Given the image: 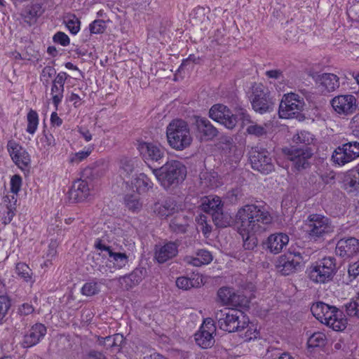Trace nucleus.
<instances>
[{
  "instance_id": "obj_8",
  "label": "nucleus",
  "mask_w": 359,
  "mask_h": 359,
  "mask_svg": "<svg viewBox=\"0 0 359 359\" xmlns=\"http://www.w3.org/2000/svg\"><path fill=\"white\" fill-rule=\"evenodd\" d=\"M305 102L300 95L294 93L284 94L279 105L278 114L282 118L297 117L304 110Z\"/></svg>"
},
{
  "instance_id": "obj_63",
  "label": "nucleus",
  "mask_w": 359,
  "mask_h": 359,
  "mask_svg": "<svg viewBox=\"0 0 359 359\" xmlns=\"http://www.w3.org/2000/svg\"><path fill=\"white\" fill-rule=\"evenodd\" d=\"M348 273L349 278L355 279L359 276V259L348 266Z\"/></svg>"
},
{
  "instance_id": "obj_9",
  "label": "nucleus",
  "mask_w": 359,
  "mask_h": 359,
  "mask_svg": "<svg viewBox=\"0 0 359 359\" xmlns=\"http://www.w3.org/2000/svg\"><path fill=\"white\" fill-rule=\"evenodd\" d=\"M251 104L252 109L260 114H264L273 110L274 103L269 93L265 90L261 83H255L252 87Z\"/></svg>"
},
{
  "instance_id": "obj_15",
  "label": "nucleus",
  "mask_w": 359,
  "mask_h": 359,
  "mask_svg": "<svg viewBox=\"0 0 359 359\" xmlns=\"http://www.w3.org/2000/svg\"><path fill=\"white\" fill-rule=\"evenodd\" d=\"M334 111L339 116H348L353 114L357 109V100L353 95H338L330 101Z\"/></svg>"
},
{
  "instance_id": "obj_35",
  "label": "nucleus",
  "mask_w": 359,
  "mask_h": 359,
  "mask_svg": "<svg viewBox=\"0 0 359 359\" xmlns=\"http://www.w3.org/2000/svg\"><path fill=\"white\" fill-rule=\"evenodd\" d=\"M138 193H144L153 187V182L144 173H140L132 182Z\"/></svg>"
},
{
  "instance_id": "obj_17",
  "label": "nucleus",
  "mask_w": 359,
  "mask_h": 359,
  "mask_svg": "<svg viewBox=\"0 0 359 359\" xmlns=\"http://www.w3.org/2000/svg\"><path fill=\"white\" fill-rule=\"evenodd\" d=\"M7 149L12 161L20 169L27 168L30 162V156L19 143L11 140L7 143Z\"/></svg>"
},
{
  "instance_id": "obj_23",
  "label": "nucleus",
  "mask_w": 359,
  "mask_h": 359,
  "mask_svg": "<svg viewBox=\"0 0 359 359\" xmlns=\"http://www.w3.org/2000/svg\"><path fill=\"white\" fill-rule=\"evenodd\" d=\"M289 242V237L283 233H274L269 236L266 242V248L273 254H278Z\"/></svg>"
},
{
  "instance_id": "obj_30",
  "label": "nucleus",
  "mask_w": 359,
  "mask_h": 359,
  "mask_svg": "<svg viewBox=\"0 0 359 359\" xmlns=\"http://www.w3.org/2000/svg\"><path fill=\"white\" fill-rule=\"evenodd\" d=\"M314 138L308 131H301L294 135L292 140V145L295 148H306L311 149L309 145L313 142Z\"/></svg>"
},
{
  "instance_id": "obj_19",
  "label": "nucleus",
  "mask_w": 359,
  "mask_h": 359,
  "mask_svg": "<svg viewBox=\"0 0 359 359\" xmlns=\"http://www.w3.org/2000/svg\"><path fill=\"white\" fill-rule=\"evenodd\" d=\"M195 125L196 127L197 135L201 140H211L218 134L217 129L205 118L196 116Z\"/></svg>"
},
{
  "instance_id": "obj_4",
  "label": "nucleus",
  "mask_w": 359,
  "mask_h": 359,
  "mask_svg": "<svg viewBox=\"0 0 359 359\" xmlns=\"http://www.w3.org/2000/svg\"><path fill=\"white\" fill-rule=\"evenodd\" d=\"M166 136L170 147L177 151L185 149L192 142L189 126L182 119H175L168 124Z\"/></svg>"
},
{
  "instance_id": "obj_29",
  "label": "nucleus",
  "mask_w": 359,
  "mask_h": 359,
  "mask_svg": "<svg viewBox=\"0 0 359 359\" xmlns=\"http://www.w3.org/2000/svg\"><path fill=\"white\" fill-rule=\"evenodd\" d=\"M217 297L223 305L235 306L238 304L239 296L233 292V289L228 287L219 288Z\"/></svg>"
},
{
  "instance_id": "obj_59",
  "label": "nucleus",
  "mask_w": 359,
  "mask_h": 359,
  "mask_svg": "<svg viewBox=\"0 0 359 359\" xmlns=\"http://www.w3.org/2000/svg\"><path fill=\"white\" fill-rule=\"evenodd\" d=\"M344 146H346V149H348V154L352 156V157L355 159L359 157V142H349L348 143L344 144Z\"/></svg>"
},
{
  "instance_id": "obj_44",
  "label": "nucleus",
  "mask_w": 359,
  "mask_h": 359,
  "mask_svg": "<svg viewBox=\"0 0 359 359\" xmlns=\"http://www.w3.org/2000/svg\"><path fill=\"white\" fill-rule=\"evenodd\" d=\"M27 127L26 131L33 135L39 125V116L36 111L30 109L27 116Z\"/></svg>"
},
{
  "instance_id": "obj_40",
  "label": "nucleus",
  "mask_w": 359,
  "mask_h": 359,
  "mask_svg": "<svg viewBox=\"0 0 359 359\" xmlns=\"http://www.w3.org/2000/svg\"><path fill=\"white\" fill-rule=\"evenodd\" d=\"M201 282L202 279L200 277L195 278L182 276L177 278L176 285L180 289L189 290L192 287H199Z\"/></svg>"
},
{
  "instance_id": "obj_25",
  "label": "nucleus",
  "mask_w": 359,
  "mask_h": 359,
  "mask_svg": "<svg viewBox=\"0 0 359 359\" xmlns=\"http://www.w3.org/2000/svg\"><path fill=\"white\" fill-rule=\"evenodd\" d=\"M123 336L121 334H116L106 337H99L97 344L104 346L107 350H110L113 353L118 352L121 350L123 343Z\"/></svg>"
},
{
  "instance_id": "obj_3",
  "label": "nucleus",
  "mask_w": 359,
  "mask_h": 359,
  "mask_svg": "<svg viewBox=\"0 0 359 359\" xmlns=\"http://www.w3.org/2000/svg\"><path fill=\"white\" fill-rule=\"evenodd\" d=\"M157 180L166 189L177 186L182 182L187 175L186 167L179 161H167L158 168L152 169Z\"/></svg>"
},
{
  "instance_id": "obj_13",
  "label": "nucleus",
  "mask_w": 359,
  "mask_h": 359,
  "mask_svg": "<svg viewBox=\"0 0 359 359\" xmlns=\"http://www.w3.org/2000/svg\"><path fill=\"white\" fill-rule=\"evenodd\" d=\"M209 116L228 129H233L238 123L237 116L226 106L221 104H215L210 108Z\"/></svg>"
},
{
  "instance_id": "obj_10",
  "label": "nucleus",
  "mask_w": 359,
  "mask_h": 359,
  "mask_svg": "<svg viewBox=\"0 0 359 359\" xmlns=\"http://www.w3.org/2000/svg\"><path fill=\"white\" fill-rule=\"evenodd\" d=\"M249 154L250 161L254 170L266 175L274 170L272 158L266 149L254 147L252 148Z\"/></svg>"
},
{
  "instance_id": "obj_28",
  "label": "nucleus",
  "mask_w": 359,
  "mask_h": 359,
  "mask_svg": "<svg viewBox=\"0 0 359 359\" xmlns=\"http://www.w3.org/2000/svg\"><path fill=\"white\" fill-rule=\"evenodd\" d=\"M177 210V203L172 198L165 200L162 204L156 203L154 205V212L161 217H167Z\"/></svg>"
},
{
  "instance_id": "obj_7",
  "label": "nucleus",
  "mask_w": 359,
  "mask_h": 359,
  "mask_svg": "<svg viewBox=\"0 0 359 359\" xmlns=\"http://www.w3.org/2000/svg\"><path fill=\"white\" fill-rule=\"evenodd\" d=\"M306 232L309 237L317 240L334 231V226L328 217L319 215H310L305 222Z\"/></svg>"
},
{
  "instance_id": "obj_31",
  "label": "nucleus",
  "mask_w": 359,
  "mask_h": 359,
  "mask_svg": "<svg viewBox=\"0 0 359 359\" xmlns=\"http://www.w3.org/2000/svg\"><path fill=\"white\" fill-rule=\"evenodd\" d=\"M346 146L342 144L341 147H338L332 154V159L333 162L339 165H344L352 161L354 158L348 154Z\"/></svg>"
},
{
  "instance_id": "obj_64",
  "label": "nucleus",
  "mask_w": 359,
  "mask_h": 359,
  "mask_svg": "<svg viewBox=\"0 0 359 359\" xmlns=\"http://www.w3.org/2000/svg\"><path fill=\"white\" fill-rule=\"evenodd\" d=\"M34 309L32 304L28 303L23 304L18 309V312L21 316H27L34 312Z\"/></svg>"
},
{
  "instance_id": "obj_14",
  "label": "nucleus",
  "mask_w": 359,
  "mask_h": 359,
  "mask_svg": "<svg viewBox=\"0 0 359 359\" xmlns=\"http://www.w3.org/2000/svg\"><path fill=\"white\" fill-rule=\"evenodd\" d=\"M302 262L303 257L300 252L289 251L279 257L276 266L283 275L287 276L296 272Z\"/></svg>"
},
{
  "instance_id": "obj_50",
  "label": "nucleus",
  "mask_w": 359,
  "mask_h": 359,
  "mask_svg": "<svg viewBox=\"0 0 359 359\" xmlns=\"http://www.w3.org/2000/svg\"><path fill=\"white\" fill-rule=\"evenodd\" d=\"M326 340L325 335L322 332L313 334L308 339V344L311 347H318L323 346Z\"/></svg>"
},
{
  "instance_id": "obj_61",
  "label": "nucleus",
  "mask_w": 359,
  "mask_h": 359,
  "mask_svg": "<svg viewBox=\"0 0 359 359\" xmlns=\"http://www.w3.org/2000/svg\"><path fill=\"white\" fill-rule=\"evenodd\" d=\"M53 41L55 43H58L63 46H66L69 44V36L62 32H58L54 35Z\"/></svg>"
},
{
  "instance_id": "obj_62",
  "label": "nucleus",
  "mask_w": 359,
  "mask_h": 359,
  "mask_svg": "<svg viewBox=\"0 0 359 359\" xmlns=\"http://www.w3.org/2000/svg\"><path fill=\"white\" fill-rule=\"evenodd\" d=\"M350 127L353 135L359 138V114L352 118L350 122Z\"/></svg>"
},
{
  "instance_id": "obj_20",
  "label": "nucleus",
  "mask_w": 359,
  "mask_h": 359,
  "mask_svg": "<svg viewBox=\"0 0 359 359\" xmlns=\"http://www.w3.org/2000/svg\"><path fill=\"white\" fill-rule=\"evenodd\" d=\"M179 245L177 241H168L163 245H156L155 258L157 262L165 263L175 257L178 253Z\"/></svg>"
},
{
  "instance_id": "obj_54",
  "label": "nucleus",
  "mask_w": 359,
  "mask_h": 359,
  "mask_svg": "<svg viewBox=\"0 0 359 359\" xmlns=\"http://www.w3.org/2000/svg\"><path fill=\"white\" fill-rule=\"evenodd\" d=\"M98 285L95 282L86 283L81 288V293L86 296H93L98 293Z\"/></svg>"
},
{
  "instance_id": "obj_42",
  "label": "nucleus",
  "mask_w": 359,
  "mask_h": 359,
  "mask_svg": "<svg viewBox=\"0 0 359 359\" xmlns=\"http://www.w3.org/2000/svg\"><path fill=\"white\" fill-rule=\"evenodd\" d=\"M344 187L348 192H354L359 190V165L355 173L349 175L346 177Z\"/></svg>"
},
{
  "instance_id": "obj_48",
  "label": "nucleus",
  "mask_w": 359,
  "mask_h": 359,
  "mask_svg": "<svg viewBox=\"0 0 359 359\" xmlns=\"http://www.w3.org/2000/svg\"><path fill=\"white\" fill-rule=\"evenodd\" d=\"M15 271L17 274L25 281L28 282L32 280V270L24 263H18L16 265Z\"/></svg>"
},
{
  "instance_id": "obj_18",
  "label": "nucleus",
  "mask_w": 359,
  "mask_h": 359,
  "mask_svg": "<svg viewBox=\"0 0 359 359\" xmlns=\"http://www.w3.org/2000/svg\"><path fill=\"white\" fill-rule=\"evenodd\" d=\"M358 252L359 240L355 238H341L337 243L335 253L341 257H351Z\"/></svg>"
},
{
  "instance_id": "obj_24",
  "label": "nucleus",
  "mask_w": 359,
  "mask_h": 359,
  "mask_svg": "<svg viewBox=\"0 0 359 359\" xmlns=\"http://www.w3.org/2000/svg\"><path fill=\"white\" fill-rule=\"evenodd\" d=\"M316 83L322 93H330L339 87V78L334 74L325 73L319 75Z\"/></svg>"
},
{
  "instance_id": "obj_33",
  "label": "nucleus",
  "mask_w": 359,
  "mask_h": 359,
  "mask_svg": "<svg viewBox=\"0 0 359 359\" xmlns=\"http://www.w3.org/2000/svg\"><path fill=\"white\" fill-rule=\"evenodd\" d=\"M102 160L97 161L92 164L88 165L82 171V177L86 180H93L101 176L103 173L101 166L103 165Z\"/></svg>"
},
{
  "instance_id": "obj_12",
  "label": "nucleus",
  "mask_w": 359,
  "mask_h": 359,
  "mask_svg": "<svg viewBox=\"0 0 359 359\" xmlns=\"http://www.w3.org/2000/svg\"><path fill=\"white\" fill-rule=\"evenodd\" d=\"M137 149L143 161L149 166H150V163H158L161 164L165 157L164 148L154 142H139Z\"/></svg>"
},
{
  "instance_id": "obj_21",
  "label": "nucleus",
  "mask_w": 359,
  "mask_h": 359,
  "mask_svg": "<svg viewBox=\"0 0 359 359\" xmlns=\"http://www.w3.org/2000/svg\"><path fill=\"white\" fill-rule=\"evenodd\" d=\"M46 333V327L41 323L34 325L25 334L22 345L24 348L33 346L38 344Z\"/></svg>"
},
{
  "instance_id": "obj_16",
  "label": "nucleus",
  "mask_w": 359,
  "mask_h": 359,
  "mask_svg": "<svg viewBox=\"0 0 359 359\" xmlns=\"http://www.w3.org/2000/svg\"><path fill=\"white\" fill-rule=\"evenodd\" d=\"M216 327L211 319H206L200 327V330L195 334L196 344L203 348H208L215 344L213 334L215 333Z\"/></svg>"
},
{
  "instance_id": "obj_26",
  "label": "nucleus",
  "mask_w": 359,
  "mask_h": 359,
  "mask_svg": "<svg viewBox=\"0 0 359 359\" xmlns=\"http://www.w3.org/2000/svg\"><path fill=\"white\" fill-rule=\"evenodd\" d=\"M212 255L208 250L201 249L196 252V256H187L184 262L194 266H201L210 264L212 261Z\"/></svg>"
},
{
  "instance_id": "obj_49",
  "label": "nucleus",
  "mask_w": 359,
  "mask_h": 359,
  "mask_svg": "<svg viewBox=\"0 0 359 359\" xmlns=\"http://www.w3.org/2000/svg\"><path fill=\"white\" fill-rule=\"evenodd\" d=\"M243 240V248L248 250H254L257 245V238L256 233H241Z\"/></svg>"
},
{
  "instance_id": "obj_11",
  "label": "nucleus",
  "mask_w": 359,
  "mask_h": 359,
  "mask_svg": "<svg viewBox=\"0 0 359 359\" xmlns=\"http://www.w3.org/2000/svg\"><path fill=\"white\" fill-rule=\"evenodd\" d=\"M283 152L292 162V168L295 170L302 171L310 166L309 160L313 156L311 149L291 147L283 149Z\"/></svg>"
},
{
  "instance_id": "obj_2",
  "label": "nucleus",
  "mask_w": 359,
  "mask_h": 359,
  "mask_svg": "<svg viewBox=\"0 0 359 359\" xmlns=\"http://www.w3.org/2000/svg\"><path fill=\"white\" fill-rule=\"evenodd\" d=\"M311 311L317 320L335 331H342L346 327L347 319L336 306L317 302L312 304Z\"/></svg>"
},
{
  "instance_id": "obj_47",
  "label": "nucleus",
  "mask_w": 359,
  "mask_h": 359,
  "mask_svg": "<svg viewBox=\"0 0 359 359\" xmlns=\"http://www.w3.org/2000/svg\"><path fill=\"white\" fill-rule=\"evenodd\" d=\"M126 207L132 211L139 210L142 207L139 196L137 194L126 195L125 197Z\"/></svg>"
},
{
  "instance_id": "obj_5",
  "label": "nucleus",
  "mask_w": 359,
  "mask_h": 359,
  "mask_svg": "<svg viewBox=\"0 0 359 359\" xmlns=\"http://www.w3.org/2000/svg\"><path fill=\"white\" fill-rule=\"evenodd\" d=\"M215 318L220 329L229 332H240L247 325V317L237 309L224 308L215 313Z\"/></svg>"
},
{
  "instance_id": "obj_60",
  "label": "nucleus",
  "mask_w": 359,
  "mask_h": 359,
  "mask_svg": "<svg viewBox=\"0 0 359 359\" xmlns=\"http://www.w3.org/2000/svg\"><path fill=\"white\" fill-rule=\"evenodd\" d=\"M22 185V178L20 175H15L11 180V190L14 194H17L20 190Z\"/></svg>"
},
{
  "instance_id": "obj_43",
  "label": "nucleus",
  "mask_w": 359,
  "mask_h": 359,
  "mask_svg": "<svg viewBox=\"0 0 359 359\" xmlns=\"http://www.w3.org/2000/svg\"><path fill=\"white\" fill-rule=\"evenodd\" d=\"M63 21L72 34H76L80 30L81 22L75 15L67 14L64 17Z\"/></svg>"
},
{
  "instance_id": "obj_36",
  "label": "nucleus",
  "mask_w": 359,
  "mask_h": 359,
  "mask_svg": "<svg viewBox=\"0 0 359 359\" xmlns=\"http://www.w3.org/2000/svg\"><path fill=\"white\" fill-rule=\"evenodd\" d=\"M212 219L215 224L219 228L229 226L233 222L231 216L228 212H224L223 209L214 212Z\"/></svg>"
},
{
  "instance_id": "obj_45",
  "label": "nucleus",
  "mask_w": 359,
  "mask_h": 359,
  "mask_svg": "<svg viewBox=\"0 0 359 359\" xmlns=\"http://www.w3.org/2000/svg\"><path fill=\"white\" fill-rule=\"evenodd\" d=\"M344 307L348 316L359 318V293L351 302L346 304Z\"/></svg>"
},
{
  "instance_id": "obj_56",
  "label": "nucleus",
  "mask_w": 359,
  "mask_h": 359,
  "mask_svg": "<svg viewBox=\"0 0 359 359\" xmlns=\"http://www.w3.org/2000/svg\"><path fill=\"white\" fill-rule=\"evenodd\" d=\"M89 29L92 34L103 33L106 29L105 22L102 20H94L90 24Z\"/></svg>"
},
{
  "instance_id": "obj_41",
  "label": "nucleus",
  "mask_w": 359,
  "mask_h": 359,
  "mask_svg": "<svg viewBox=\"0 0 359 359\" xmlns=\"http://www.w3.org/2000/svg\"><path fill=\"white\" fill-rule=\"evenodd\" d=\"M269 123H265L264 125H259L257 123H252L246 128V132L256 137H261L266 135L268 130L270 128Z\"/></svg>"
},
{
  "instance_id": "obj_46",
  "label": "nucleus",
  "mask_w": 359,
  "mask_h": 359,
  "mask_svg": "<svg viewBox=\"0 0 359 359\" xmlns=\"http://www.w3.org/2000/svg\"><path fill=\"white\" fill-rule=\"evenodd\" d=\"M63 93L64 87L61 86V85L58 86L55 83H52L50 94L52 95L53 103L56 109H57L60 103L62 102L63 98Z\"/></svg>"
},
{
  "instance_id": "obj_53",
  "label": "nucleus",
  "mask_w": 359,
  "mask_h": 359,
  "mask_svg": "<svg viewBox=\"0 0 359 359\" xmlns=\"http://www.w3.org/2000/svg\"><path fill=\"white\" fill-rule=\"evenodd\" d=\"M170 229L176 233H183L187 231V224L182 223L180 217H175L171 220Z\"/></svg>"
},
{
  "instance_id": "obj_38",
  "label": "nucleus",
  "mask_w": 359,
  "mask_h": 359,
  "mask_svg": "<svg viewBox=\"0 0 359 359\" xmlns=\"http://www.w3.org/2000/svg\"><path fill=\"white\" fill-rule=\"evenodd\" d=\"M136 158L123 156L120 160L119 170L121 175L129 176L134 171L137 165Z\"/></svg>"
},
{
  "instance_id": "obj_37",
  "label": "nucleus",
  "mask_w": 359,
  "mask_h": 359,
  "mask_svg": "<svg viewBox=\"0 0 359 359\" xmlns=\"http://www.w3.org/2000/svg\"><path fill=\"white\" fill-rule=\"evenodd\" d=\"M108 257L109 262L115 269H121L128 263V256L125 252L112 251Z\"/></svg>"
},
{
  "instance_id": "obj_52",
  "label": "nucleus",
  "mask_w": 359,
  "mask_h": 359,
  "mask_svg": "<svg viewBox=\"0 0 359 359\" xmlns=\"http://www.w3.org/2000/svg\"><path fill=\"white\" fill-rule=\"evenodd\" d=\"M91 154V150L81 151L76 153H72L69 157V162L72 164H79L80 162L88 158Z\"/></svg>"
},
{
  "instance_id": "obj_55",
  "label": "nucleus",
  "mask_w": 359,
  "mask_h": 359,
  "mask_svg": "<svg viewBox=\"0 0 359 359\" xmlns=\"http://www.w3.org/2000/svg\"><path fill=\"white\" fill-rule=\"evenodd\" d=\"M55 69L50 66L45 67L41 72V80L43 81V84L46 86L49 83L50 79L55 74Z\"/></svg>"
},
{
  "instance_id": "obj_57",
  "label": "nucleus",
  "mask_w": 359,
  "mask_h": 359,
  "mask_svg": "<svg viewBox=\"0 0 359 359\" xmlns=\"http://www.w3.org/2000/svg\"><path fill=\"white\" fill-rule=\"evenodd\" d=\"M10 307V299L6 296H0V321L6 316Z\"/></svg>"
},
{
  "instance_id": "obj_32",
  "label": "nucleus",
  "mask_w": 359,
  "mask_h": 359,
  "mask_svg": "<svg viewBox=\"0 0 359 359\" xmlns=\"http://www.w3.org/2000/svg\"><path fill=\"white\" fill-rule=\"evenodd\" d=\"M218 175L215 172H203L200 174V184L203 189H214L219 186Z\"/></svg>"
},
{
  "instance_id": "obj_6",
  "label": "nucleus",
  "mask_w": 359,
  "mask_h": 359,
  "mask_svg": "<svg viewBox=\"0 0 359 359\" xmlns=\"http://www.w3.org/2000/svg\"><path fill=\"white\" fill-rule=\"evenodd\" d=\"M308 271L311 281L326 283L332 280L337 272L336 260L332 257H325L312 264Z\"/></svg>"
},
{
  "instance_id": "obj_39",
  "label": "nucleus",
  "mask_w": 359,
  "mask_h": 359,
  "mask_svg": "<svg viewBox=\"0 0 359 359\" xmlns=\"http://www.w3.org/2000/svg\"><path fill=\"white\" fill-rule=\"evenodd\" d=\"M191 22L196 25H205L209 22L207 11L203 7H198L190 14Z\"/></svg>"
},
{
  "instance_id": "obj_58",
  "label": "nucleus",
  "mask_w": 359,
  "mask_h": 359,
  "mask_svg": "<svg viewBox=\"0 0 359 359\" xmlns=\"http://www.w3.org/2000/svg\"><path fill=\"white\" fill-rule=\"evenodd\" d=\"M245 329H247L244 334V336L243 337L245 341H250L251 339L257 338L259 332L257 331L256 328H254L253 325H249L248 319L247 325L244 330Z\"/></svg>"
},
{
  "instance_id": "obj_27",
  "label": "nucleus",
  "mask_w": 359,
  "mask_h": 359,
  "mask_svg": "<svg viewBox=\"0 0 359 359\" xmlns=\"http://www.w3.org/2000/svg\"><path fill=\"white\" fill-rule=\"evenodd\" d=\"M3 202L5 204V210L1 217V220L4 225H6L12 221L15 215L17 198L14 195L6 196L4 197Z\"/></svg>"
},
{
  "instance_id": "obj_22",
  "label": "nucleus",
  "mask_w": 359,
  "mask_h": 359,
  "mask_svg": "<svg viewBox=\"0 0 359 359\" xmlns=\"http://www.w3.org/2000/svg\"><path fill=\"white\" fill-rule=\"evenodd\" d=\"M90 187L86 180H78L73 184L69 191L70 200L74 202H80L90 195Z\"/></svg>"
},
{
  "instance_id": "obj_34",
  "label": "nucleus",
  "mask_w": 359,
  "mask_h": 359,
  "mask_svg": "<svg viewBox=\"0 0 359 359\" xmlns=\"http://www.w3.org/2000/svg\"><path fill=\"white\" fill-rule=\"evenodd\" d=\"M204 212L213 215L214 212L219 211L223 208V204L220 198L217 196H209L202 204Z\"/></svg>"
},
{
  "instance_id": "obj_1",
  "label": "nucleus",
  "mask_w": 359,
  "mask_h": 359,
  "mask_svg": "<svg viewBox=\"0 0 359 359\" xmlns=\"http://www.w3.org/2000/svg\"><path fill=\"white\" fill-rule=\"evenodd\" d=\"M236 222L240 233H260L271 223L272 217L264 207L248 204L238 209Z\"/></svg>"
},
{
  "instance_id": "obj_51",
  "label": "nucleus",
  "mask_w": 359,
  "mask_h": 359,
  "mask_svg": "<svg viewBox=\"0 0 359 359\" xmlns=\"http://www.w3.org/2000/svg\"><path fill=\"white\" fill-rule=\"evenodd\" d=\"M143 269H135L128 276H124L123 280L126 283L128 280L132 282V287L133 285L138 284L143 278Z\"/></svg>"
}]
</instances>
